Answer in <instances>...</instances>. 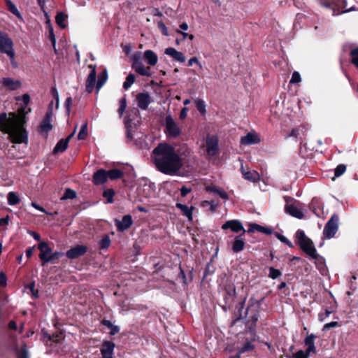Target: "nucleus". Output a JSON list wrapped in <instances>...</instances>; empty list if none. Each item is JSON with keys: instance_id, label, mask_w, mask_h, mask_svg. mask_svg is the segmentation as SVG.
Returning a JSON list of instances; mask_svg holds the SVG:
<instances>
[{"instance_id": "obj_1", "label": "nucleus", "mask_w": 358, "mask_h": 358, "mask_svg": "<svg viewBox=\"0 0 358 358\" xmlns=\"http://www.w3.org/2000/svg\"><path fill=\"white\" fill-rule=\"evenodd\" d=\"M26 107L21 106L17 113H6L0 114V131L3 134L8 135V138L13 143H29L28 133L24 127L27 122L26 115L31 111L29 108L27 111Z\"/></svg>"}, {"instance_id": "obj_2", "label": "nucleus", "mask_w": 358, "mask_h": 358, "mask_svg": "<svg viewBox=\"0 0 358 358\" xmlns=\"http://www.w3.org/2000/svg\"><path fill=\"white\" fill-rule=\"evenodd\" d=\"M152 160L157 170L169 175H178L183 166L182 159L175 147L166 143H159L152 151Z\"/></svg>"}, {"instance_id": "obj_3", "label": "nucleus", "mask_w": 358, "mask_h": 358, "mask_svg": "<svg viewBox=\"0 0 358 358\" xmlns=\"http://www.w3.org/2000/svg\"><path fill=\"white\" fill-rule=\"evenodd\" d=\"M157 55L151 50H147L143 53L136 52L131 57V68L140 76L152 77L150 66L157 64Z\"/></svg>"}, {"instance_id": "obj_4", "label": "nucleus", "mask_w": 358, "mask_h": 358, "mask_svg": "<svg viewBox=\"0 0 358 358\" xmlns=\"http://www.w3.org/2000/svg\"><path fill=\"white\" fill-rule=\"evenodd\" d=\"M296 243L300 248L313 259H317L318 255L312 241L308 238L303 230L296 232Z\"/></svg>"}, {"instance_id": "obj_5", "label": "nucleus", "mask_w": 358, "mask_h": 358, "mask_svg": "<svg viewBox=\"0 0 358 358\" xmlns=\"http://www.w3.org/2000/svg\"><path fill=\"white\" fill-rule=\"evenodd\" d=\"M286 205L285 206V210L287 213L298 219H302L304 216L303 207L299 201H294L292 203H289V201L293 200L289 196H285Z\"/></svg>"}, {"instance_id": "obj_6", "label": "nucleus", "mask_w": 358, "mask_h": 358, "mask_svg": "<svg viewBox=\"0 0 358 358\" xmlns=\"http://www.w3.org/2000/svg\"><path fill=\"white\" fill-rule=\"evenodd\" d=\"M13 43L8 36L0 31V51L6 54L10 59L13 60L15 52L13 50Z\"/></svg>"}, {"instance_id": "obj_7", "label": "nucleus", "mask_w": 358, "mask_h": 358, "mask_svg": "<svg viewBox=\"0 0 358 358\" xmlns=\"http://www.w3.org/2000/svg\"><path fill=\"white\" fill-rule=\"evenodd\" d=\"M165 132L169 137L173 138L178 137L181 133V128L171 115H167L165 118Z\"/></svg>"}, {"instance_id": "obj_8", "label": "nucleus", "mask_w": 358, "mask_h": 358, "mask_svg": "<svg viewBox=\"0 0 358 358\" xmlns=\"http://www.w3.org/2000/svg\"><path fill=\"white\" fill-rule=\"evenodd\" d=\"M338 217L333 215L328 220L323 230V235L326 238L330 239L334 236L338 229Z\"/></svg>"}, {"instance_id": "obj_9", "label": "nucleus", "mask_w": 358, "mask_h": 358, "mask_svg": "<svg viewBox=\"0 0 358 358\" xmlns=\"http://www.w3.org/2000/svg\"><path fill=\"white\" fill-rule=\"evenodd\" d=\"M52 102L50 103L48 110L45 114V117L42 120L39 128L38 131L41 134H45L50 131L52 129V116H53V111H52Z\"/></svg>"}, {"instance_id": "obj_10", "label": "nucleus", "mask_w": 358, "mask_h": 358, "mask_svg": "<svg viewBox=\"0 0 358 358\" xmlns=\"http://www.w3.org/2000/svg\"><path fill=\"white\" fill-rule=\"evenodd\" d=\"M206 152L209 156H215L218 151V138L215 136H207Z\"/></svg>"}, {"instance_id": "obj_11", "label": "nucleus", "mask_w": 358, "mask_h": 358, "mask_svg": "<svg viewBox=\"0 0 358 358\" xmlns=\"http://www.w3.org/2000/svg\"><path fill=\"white\" fill-rule=\"evenodd\" d=\"M38 248L40 250L39 258L42 261V265L45 266L50 262L49 256L51 255L52 249L45 242L40 243Z\"/></svg>"}, {"instance_id": "obj_12", "label": "nucleus", "mask_w": 358, "mask_h": 358, "mask_svg": "<svg viewBox=\"0 0 358 358\" xmlns=\"http://www.w3.org/2000/svg\"><path fill=\"white\" fill-rule=\"evenodd\" d=\"M222 229L224 230L230 229L233 232L238 233L242 231V234L245 233V229H244L242 223L237 220H232L227 221L222 226Z\"/></svg>"}, {"instance_id": "obj_13", "label": "nucleus", "mask_w": 358, "mask_h": 358, "mask_svg": "<svg viewBox=\"0 0 358 358\" xmlns=\"http://www.w3.org/2000/svg\"><path fill=\"white\" fill-rule=\"evenodd\" d=\"M88 68H90L91 69V71L87 76L85 87H86V91L88 93H91L94 88V85L96 83V68L94 66L90 64L88 66Z\"/></svg>"}, {"instance_id": "obj_14", "label": "nucleus", "mask_w": 358, "mask_h": 358, "mask_svg": "<svg viewBox=\"0 0 358 358\" xmlns=\"http://www.w3.org/2000/svg\"><path fill=\"white\" fill-rule=\"evenodd\" d=\"M138 106L142 110H146L151 103V97L148 92L139 93L136 95Z\"/></svg>"}, {"instance_id": "obj_15", "label": "nucleus", "mask_w": 358, "mask_h": 358, "mask_svg": "<svg viewBox=\"0 0 358 358\" xmlns=\"http://www.w3.org/2000/svg\"><path fill=\"white\" fill-rule=\"evenodd\" d=\"M87 252V248L84 245H77L66 252V256L71 259L78 258Z\"/></svg>"}, {"instance_id": "obj_16", "label": "nucleus", "mask_w": 358, "mask_h": 358, "mask_svg": "<svg viewBox=\"0 0 358 358\" xmlns=\"http://www.w3.org/2000/svg\"><path fill=\"white\" fill-rule=\"evenodd\" d=\"M164 53L166 55L170 56L171 58H173L176 62H178L180 63H183L185 62L186 57H185V55L182 52L178 51L177 50H176L173 48H166L164 50Z\"/></svg>"}, {"instance_id": "obj_17", "label": "nucleus", "mask_w": 358, "mask_h": 358, "mask_svg": "<svg viewBox=\"0 0 358 358\" xmlns=\"http://www.w3.org/2000/svg\"><path fill=\"white\" fill-rule=\"evenodd\" d=\"M115 343L111 341L103 342L101 348V353L103 358H113Z\"/></svg>"}, {"instance_id": "obj_18", "label": "nucleus", "mask_w": 358, "mask_h": 358, "mask_svg": "<svg viewBox=\"0 0 358 358\" xmlns=\"http://www.w3.org/2000/svg\"><path fill=\"white\" fill-rule=\"evenodd\" d=\"M133 223L131 216L130 215H124L122 220H115V225L117 230L120 231H124L129 228Z\"/></svg>"}, {"instance_id": "obj_19", "label": "nucleus", "mask_w": 358, "mask_h": 358, "mask_svg": "<svg viewBox=\"0 0 358 358\" xmlns=\"http://www.w3.org/2000/svg\"><path fill=\"white\" fill-rule=\"evenodd\" d=\"M107 179V171L104 169H99L94 173L92 177V181L96 185L104 183Z\"/></svg>"}, {"instance_id": "obj_20", "label": "nucleus", "mask_w": 358, "mask_h": 358, "mask_svg": "<svg viewBox=\"0 0 358 358\" xmlns=\"http://www.w3.org/2000/svg\"><path fill=\"white\" fill-rule=\"evenodd\" d=\"M260 142L259 136L255 133H248L241 139V143L243 145L256 144Z\"/></svg>"}, {"instance_id": "obj_21", "label": "nucleus", "mask_w": 358, "mask_h": 358, "mask_svg": "<svg viewBox=\"0 0 358 358\" xmlns=\"http://www.w3.org/2000/svg\"><path fill=\"white\" fill-rule=\"evenodd\" d=\"M2 84L10 90H15L21 87V83L18 80H14L11 78H3Z\"/></svg>"}, {"instance_id": "obj_22", "label": "nucleus", "mask_w": 358, "mask_h": 358, "mask_svg": "<svg viewBox=\"0 0 358 358\" xmlns=\"http://www.w3.org/2000/svg\"><path fill=\"white\" fill-rule=\"evenodd\" d=\"M243 234H241L235 237L234 241L231 243V250L234 252H239L244 249L245 241L242 238Z\"/></svg>"}, {"instance_id": "obj_23", "label": "nucleus", "mask_w": 358, "mask_h": 358, "mask_svg": "<svg viewBox=\"0 0 358 358\" xmlns=\"http://www.w3.org/2000/svg\"><path fill=\"white\" fill-rule=\"evenodd\" d=\"M206 190L213 194L218 195L222 199L227 200L229 199L227 193L222 189L215 185H208L206 187Z\"/></svg>"}, {"instance_id": "obj_24", "label": "nucleus", "mask_w": 358, "mask_h": 358, "mask_svg": "<svg viewBox=\"0 0 358 358\" xmlns=\"http://www.w3.org/2000/svg\"><path fill=\"white\" fill-rule=\"evenodd\" d=\"M315 336L311 334L308 335L304 340L305 345L308 346L306 351L309 353H315L316 352V348L315 346Z\"/></svg>"}, {"instance_id": "obj_25", "label": "nucleus", "mask_w": 358, "mask_h": 358, "mask_svg": "<svg viewBox=\"0 0 358 358\" xmlns=\"http://www.w3.org/2000/svg\"><path fill=\"white\" fill-rule=\"evenodd\" d=\"M176 207L180 210L183 215L186 216L189 220H192V211L194 210L193 206L188 207L186 205L177 203Z\"/></svg>"}, {"instance_id": "obj_26", "label": "nucleus", "mask_w": 358, "mask_h": 358, "mask_svg": "<svg viewBox=\"0 0 358 358\" xmlns=\"http://www.w3.org/2000/svg\"><path fill=\"white\" fill-rule=\"evenodd\" d=\"M243 177L245 180H250L251 182H256L259 180V174L256 171H242Z\"/></svg>"}, {"instance_id": "obj_27", "label": "nucleus", "mask_w": 358, "mask_h": 358, "mask_svg": "<svg viewBox=\"0 0 358 358\" xmlns=\"http://www.w3.org/2000/svg\"><path fill=\"white\" fill-rule=\"evenodd\" d=\"M258 308L259 306L257 305H252L248 306L247 309V315H248L251 314V315L249 317H251L252 324H255L258 320V315L257 314Z\"/></svg>"}, {"instance_id": "obj_28", "label": "nucleus", "mask_w": 358, "mask_h": 358, "mask_svg": "<svg viewBox=\"0 0 358 358\" xmlns=\"http://www.w3.org/2000/svg\"><path fill=\"white\" fill-rule=\"evenodd\" d=\"M107 79H108V72H107L106 69H104L101 72V73L99 75L96 85V88L97 92L105 84V83L107 81Z\"/></svg>"}, {"instance_id": "obj_29", "label": "nucleus", "mask_w": 358, "mask_h": 358, "mask_svg": "<svg viewBox=\"0 0 358 358\" xmlns=\"http://www.w3.org/2000/svg\"><path fill=\"white\" fill-rule=\"evenodd\" d=\"M255 231L265 233L266 234H271V230L268 228H266V227L260 226L257 224H251L250 226V228L248 229V232H253Z\"/></svg>"}, {"instance_id": "obj_30", "label": "nucleus", "mask_w": 358, "mask_h": 358, "mask_svg": "<svg viewBox=\"0 0 358 358\" xmlns=\"http://www.w3.org/2000/svg\"><path fill=\"white\" fill-rule=\"evenodd\" d=\"M6 3L7 5L8 10L15 15L17 18L22 19V17L19 12L18 9L15 6V5L11 1V0H6Z\"/></svg>"}, {"instance_id": "obj_31", "label": "nucleus", "mask_w": 358, "mask_h": 358, "mask_svg": "<svg viewBox=\"0 0 358 358\" xmlns=\"http://www.w3.org/2000/svg\"><path fill=\"white\" fill-rule=\"evenodd\" d=\"M108 178L110 180H116L123 176V172L119 169H114L107 171Z\"/></svg>"}, {"instance_id": "obj_32", "label": "nucleus", "mask_w": 358, "mask_h": 358, "mask_svg": "<svg viewBox=\"0 0 358 358\" xmlns=\"http://www.w3.org/2000/svg\"><path fill=\"white\" fill-rule=\"evenodd\" d=\"M67 18V15L62 12H60L57 14L55 17V21L58 26L61 28L64 29L66 27V24L64 23Z\"/></svg>"}, {"instance_id": "obj_33", "label": "nucleus", "mask_w": 358, "mask_h": 358, "mask_svg": "<svg viewBox=\"0 0 358 358\" xmlns=\"http://www.w3.org/2000/svg\"><path fill=\"white\" fill-rule=\"evenodd\" d=\"M102 324L110 329V334L111 335H115V334H117L120 331L119 327L113 324L110 320H103L102 321Z\"/></svg>"}, {"instance_id": "obj_34", "label": "nucleus", "mask_w": 358, "mask_h": 358, "mask_svg": "<svg viewBox=\"0 0 358 358\" xmlns=\"http://www.w3.org/2000/svg\"><path fill=\"white\" fill-rule=\"evenodd\" d=\"M68 147L67 141H65L64 139H61L55 145L53 152L55 153L59 152H64L66 150Z\"/></svg>"}, {"instance_id": "obj_35", "label": "nucleus", "mask_w": 358, "mask_h": 358, "mask_svg": "<svg viewBox=\"0 0 358 358\" xmlns=\"http://www.w3.org/2000/svg\"><path fill=\"white\" fill-rule=\"evenodd\" d=\"M47 24H48V33H49L48 38L51 41L52 47L54 48L55 50L56 51V48H55L56 38H55V36L54 34L53 27H52V24H50V20H48L47 22Z\"/></svg>"}, {"instance_id": "obj_36", "label": "nucleus", "mask_w": 358, "mask_h": 358, "mask_svg": "<svg viewBox=\"0 0 358 358\" xmlns=\"http://www.w3.org/2000/svg\"><path fill=\"white\" fill-rule=\"evenodd\" d=\"M136 77L134 74L130 73L126 78L125 81L123 83V87L124 90H128L131 85L135 82Z\"/></svg>"}, {"instance_id": "obj_37", "label": "nucleus", "mask_w": 358, "mask_h": 358, "mask_svg": "<svg viewBox=\"0 0 358 358\" xmlns=\"http://www.w3.org/2000/svg\"><path fill=\"white\" fill-rule=\"evenodd\" d=\"M195 105L197 108V110L202 114L205 115L206 113V104L203 100L196 99L195 100Z\"/></svg>"}, {"instance_id": "obj_38", "label": "nucleus", "mask_w": 358, "mask_h": 358, "mask_svg": "<svg viewBox=\"0 0 358 358\" xmlns=\"http://www.w3.org/2000/svg\"><path fill=\"white\" fill-rule=\"evenodd\" d=\"M20 199L18 196L13 192H9L8 194V203L9 205H15L18 203Z\"/></svg>"}, {"instance_id": "obj_39", "label": "nucleus", "mask_w": 358, "mask_h": 358, "mask_svg": "<svg viewBox=\"0 0 358 358\" xmlns=\"http://www.w3.org/2000/svg\"><path fill=\"white\" fill-rule=\"evenodd\" d=\"M44 338L47 339L46 341H50L55 343L59 342L62 339H63V335L62 333L50 335H45Z\"/></svg>"}, {"instance_id": "obj_40", "label": "nucleus", "mask_w": 358, "mask_h": 358, "mask_svg": "<svg viewBox=\"0 0 358 358\" xmlns=\"http://www.w3.org/2000/svg\"><path fill=\"white\" fill-rule=\"evenodd\" d=\"M87 136V122H85L81 127L80 130L78 134L79 140L85 139Z\"/></svg>"}, {"instance_id": "obj_41", "label": "nucleus", "mask_w": 358, "mask_h": 358, "mask_svg": "<svg viewBox=\"0 0 358 358\" xmlns=\"http://www.w3.org/2000/svg\"><path fill=\"white\" fill-rule=\"evenodd\" d=\"M346 171V166L344 164H339L336 166L334 171V177L332 180H334L335 178L339 177L342 176Z\"/></svg>"}, {"instance_id": "obj_42", "label": "nucleus", "mask_w": 358, "mask_h": 358, "mask_svg": "<svg viewBox=\"0 0 358 358\" xmlns=\"http://www.w3.org/2000/svg\"><path fill=\"white\" fill-rule=\"evenodd\" d=\"M201 206L203 208H207L208 207L210 210L211 212H215L217 205L214 203V201H203L201 202Z\"/></svg>"}, {"instance_id": "obj_43", "label": "nucleus", "mask_w": 358, "mask_h": 358, "mask_svg": "<svg viewBox=\"0 0 358 358\" xmlns=\"http://www.w3.org/2000/svg\"><path fill=\"white\" fill-rule=\"evenodd\" d=\"M103 195L107 199V202L110 203L113 201V197L115 195V192L113 189H107L103 192Z\"/></svg>"}, {"instance_id": "obj_44", "label": "nucleus", "mask_w": 358, "mask_h": 358, "mask_svg": "<svg viewBox=\"0 0 358 358\" xmlns=\"http://www.w3.org/2000/svg\"><path fill=\"white\" fill-rule=\"evenodd\" d=\"M76 192L71 189H66L62 199H72L76 198Z\"/></svg>"}, {"instance_id": "obj_45", "label": "nucleus", "mask_w": 358, "mask_h": 358, "mask_svg": "<svg viewBox=\"0 0 358 358\" xmlns=\"http://www.w3.org/2000/svg\"><path fill=\"white\" fill-rule=\"evenodd\" d=\"M17 358H29V352L25 345L17 352Z\"/></svg>"}, {"instance_id": "obj_46", "label": "nucleus", "mask_w": 358, "mask_h": 358, "mask_svg": "<svg viewBox=\"0 0 358 358\" xmlns=\"http://www.w3.org/2000/svg\"><path fill=\"white\" fill-rule=\"evenodd\" d=\"M350 55L352 57V63L358 68V48L352 50Z\"/></svg>"}, {"instance_id": "obj_47", "label": "nucleus", "mask_w": 358, "mask_h": 358, "mask_svg": "<svg viewBox=\"0 0 358 358\" xmlns=\"http://www.w3.org/2000/svg\"><path fill=\"white\" fill-rule=\"evenodd\" d=\"M281 272L278 270V269H276V268H274L273 267H271L269 268V278H272V279H276L278 278V277H280L281 275Z\"/></svg>"}, {"instance_id": "obj_48", "label": "nucleus", "mask_w": 358, "mask_h": 358, "mask_svg": "<svg viewBox=\"0 0 358 358\" xmlns=\"http://www.w3.org/2000/svg\"><path fill=\"white\" fill-rule=\"evenodd\" d=\"M310 353L306 350H299L296 353L292 355V358H308Z\"/></svg>"}, {"instance_id": "obj_49", "label": "nucleus", "mask_w": 358, "mask_h": 358, "mask_svg": "<svg viewBox=\"0 0 358 358\" xmlns=\"http://www.w3.org/2000/svg\"><path fill=\"white\" fill-rule=\"evenodd\" d=\"M301 80V76L299 72L294 71L292 73V78L289 80L290 84H296L300 83Z\"/></svg>"}, {"instance_id": "obj_50", "label": "nucleus", "mask_w": 358, "mask_h": 358, "mask_svg": "<svg viewBox=\"0 0 358 358\" xmlns=\"http://www.w3.org/2000/svg\"><path fill=\"white\" fill-rule=\"evenodd\" d=\"M254 348L255 346L251 343L248 342L239 350V353L243 354L246 352L251 351Z\"/></svg>"}, {"instance_id": "obj_51", "label": "nucleus", "mask_w": 358, "mask_h": 358, "mask_svg": "<svg viewBox=\"0 0 358 358\" xmlns=\"http://www.w3.org/2000/svg\"><path fill=\"white\" fill-rule=\"evenodd\" d=\"M110 243V238L108 236H105L100 242V248L101 249H106L109 247Z\"/></svg>"}, {"instance_id": "obj_52", "label": "nucleus", "mask_w": 358, "mask_h": 358, "mask_svg": "<svg viewBox=\"0 0 358 358\" xmlns=\"http://www.w3.org/2000/svg\"><path fill=\"white\" fill-rule=\"evenodd\" d=\"M127 107V101L125 98H122L120 100V106L118 108V113L120 115H122L124 111Z\"/></svg>"}, {"instance_id": "obj_53", "label": "nucleus", "mask_w": 358, "mask_h": 358, "mask_svg": "<svg viewBox=\"0 0 358 358\" xmlns=\"http://www.w3.org/2000/svg\"><path fill=\"white\" fill-rule=\"evenodd\" d=\"M226 292L230 296H234L236 294V288L234 285H228L225 288Z\"/></svg>"}, {"instance_id": "obj_54", "label": "nucleus", "mask_w": 358, "mask_h": 358, "mask_svg": "<svg viewBox=\"0 0 358 358\" xmlns=\"http://www.w3.org/2000/svg\"><path fill=\"white\" fill-rule=\"evenodd\" d=\"M17 101L22 100L25 106H27L30 101V96L28 94H24L21 97L16 98Z\"/></svg>"}, {"instance_id": "obj_55", "label": "nucleus", "mask_w": 358, "mask_h": 358, "mask_svg": "<svg viewBox=\"0 0 358 358\" xmlns=\"http://www.w3.org/2000/svg\"><path fill=\"white\" fill-rule=\"evenodd\" d=\"M62 255L63 253L61 252H55L53 253L51 252V255L49 256L50 262H52L55 259L59 258Z\"/></svg>"}, {"instance_id": "obj_56", "label": "nucleus", "mask_w": 358, "mask_h": 358, "mask_svg": "<svg viewBox=\"0 0 358 358\" xmlns=\"http://www.w3.org/2000/svg\"><path fill=\"white\" fill-rule=\"evenodd\" d=\"M158 27L162 31V32L164 35H165V36L169 35L167 28L163 22L160 21L158 22Z\"/></svg>"}, {"instance_id": "obj_57", "label": "nucleus", "mask_w": 358, "mask_h": 358, "mask_svg": "<svg viewBox=\"0 0 358 358\" xmlns=\"http://www.w3.org/2000/svg\"><path fill=\"white\" fill-rule=\"evenodd\" d=\"M72 99L71 97H68L66 101H65V108L66 109V112L68 114L70 113L71 112V106H72Z\"/></svg>"}, {"instance_id": "obj_58", "label": "nucleus", "mask_w": 358, "mask_h": 358, "mask_svg": "<svg viewBox=\"0 0 358 358\" xmlns=\"http://www.w3.org/2000/svg\"><path fill=\"white\" fill-rule=\"evenodd\" d=\"M129 124H130L129 120L128 118H127V120L125 121V126H126V128H127V136L128 138L131 139L132 138V134H131V129H130Z\"/></svg>"}, {"instance_id": "obj_59", "label": "nucleus", "mask_w": 358, "mask_h": 358, "mask_svg": "<svg viewBox=\"0 0 358 358\" xmlns=\"http://www.w3.org/2000/svg\"><path fill=\"white\" fill-rule=\"evenodd\" d=\"M331 313V311L329 310H325V311L324 313H320L318 315L319 317V320L320 321H323L327 317H328L330 314Z\"/></svg>"}, {"instance_id": "obj_60", "label": "nucleus", "mask_w": 358, "mask_h": 358, "mask_svg": "<svg viewBox=\"0 0 358 358\" xmlns=\"http://www.w3.org/2000/svg\"><path fill=\"white\" fill-rule=\"evenodd\" d=\"M338 327V322H331L329 323H327L324 325L323 330H327L330 328H335Z\"/></svg>"}, {"instance_id": "obj_61", "label": "nucleus", "mask_w": 358, "mask_h": 358, "mask_svg": "<svg viewBox=\"0 0 358 358\" xmlns=\"http://www.w3.org/2000/svg\"><path fill=\"white\" fill-rule=\"evenodd\" d=\"M300 136V130L298 128L293 129L288 136L298 138Z\"/></svg>"}, {"instance_id": "obj_62", "label": "nucleus", "mask_w": 358, "mask_h": 358, "mask_svg": "<svg viewBox=\"0 0 358 358\" xmlns=\"http://www.w3.org/2000/svg\"><path fill=\"white\" fill-rule=\"evenodd\" d=\"M190 192L191 189L187 188L185 186L182 187L180 189V193L182 197L186 196Z\"/></svg>"}, {"instance_id": "obj_63", "label": "nucleus", "mask_w": 358, "mask_h": 358, "mask_svg": "<svg viewBox=\"0 0 358 358\" xmlns=\"http://www.w3.org/2000/svg\"><path fill=\"white\" fill-rule=\"evenodd\" d=\"M7 282V278L3 273H0V286H6Z\"/></svg>"}, {"instance_id": "obj_64", "label": "nucleus", "mask_w": 358, "mask_h": 358, "mask_svg": "<svg viewBox=\"0 0 358 358\" xmlns=\"http://www.w3.org/2000/svg\"><path fill=\"white\" fill-rule=\"evenodd\" d=\"M194 63L197 64L200 67H201V64L199 63L198 59L196 57H195L189 59V61H188V66H191Z\"/></svg>"}]
</instances>
